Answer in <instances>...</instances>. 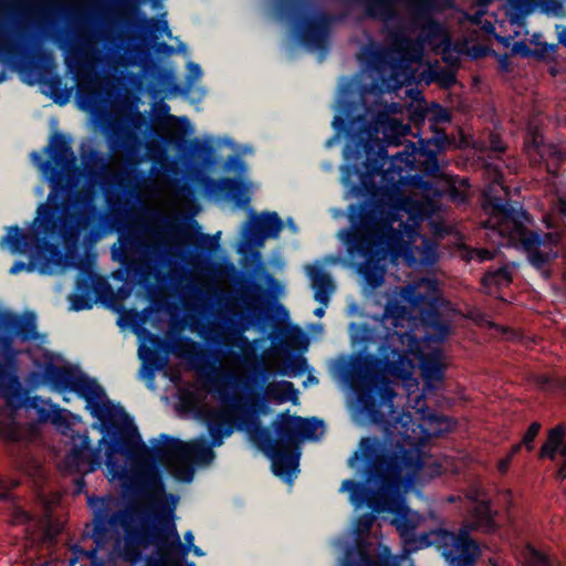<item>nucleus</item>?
Here are the masks:
<instances>
[{"label":"nucleus","instance_id":"obj_28","mask_svg":"<svg viewBox=\"0 0 566 566\" xmlns=\"http://www.w3.org/2000/svg\"><path fill=\"white\" fill-rule=\"evenodd\" d=\"M298 422L301 423L298 431V442L302 440H318L325 432L323 421H319L315 418H302V421Z\"/></svg>","mask_w":566,"mask_h":566},{"label":"nucleus","instance_id":"obj_23","mask_svg":"<svg viewBox=\"0 0 566 566\" xmlns=\"http://www.w3.org/2000/svg\"><path fill=\"white\" fill-rule=\"evenodd\" d=\"M512 282V273L507 266H502L495 271L488 272L482 279V284L485 292L494 295L495 291L509 286Z\"/></svg>","mask_w":566,"mask_h":566},{"label":"nucleus","instance_id":"obj_38","mask_svg":"<svg viewBox=\"0 0 566 566\" xmlns=\"http://www.w3.org/2000/svg\"><path fill=\"white\" fill-rule=\"evenodd\" d=\"M374 515L371 514H365L361 517L358 518L356 523V532L359 535L368 534L373 523H374Z\"/></svg>","mask_w":566,"mask_h":566},{"label":"nucleus","instance_id":"obj_52","mask_svg":"<svg viewBox=\"0 0 566 566\" xmlns=\"http://www.w3.org/2000/svg\"><path fill=\"white\" fill-rule=\"evenodd\" d=\"M521 448H522V443H521V442H520V443L514 444V446L512 447V449H511V451L509 452V454H507V455H509V457H511V458L513 459V457H514L516 453H518V452H520Z\"/></svg>","mask_w":566,"mask_h":566},{"label":"nucleus","instance_id":"obj_30","mask_svg":"<svg viewBox=\"0 0 566 566\" xmlns=\"http://www.w3.org/2000/svg\"><path fill=\"white\" fill-rule=\"evenodd\" d=\"M449 186V196L453 201L459 203L464 202L470 192V186L467 179L458 177H449L447 179Z\"/></svg>","mask_w":566,"mask_h":566},{"label":"nucleus","instance_id":"obj_55","mask_svg":"<svg viewBox=\"0 0 566 566\" xmlns=\"http://www.w3.org/2000/svg\"><path fill=\"white\" fill-rule=\"evenodd\" d=\"M443 82L446 85L452 84L454 82V75L452 73H448Z\"/></svg>","mask_w":566,"mask_h":566},{"label":"nucleus","instance_id":"obj_17","mask_svg":"<svg viewBox=\"0 0 566 566\" xmlns=\"http://www.w3.org/2000/svg\"><path fill=\"white\" fill-rule=\"evenodd\" d=\"M206 190L211 195H223L232 200L238 207L244 208L250 202L252 184L244 180L207 178L203 180Z\"/></svg>","mask_w":566,"mask_h":566},{"label":"nucleus","instance_id":"obj_8","mask_svg":"<svg viewBox=\"0 0 566 566\" xmlns=\"http://www.w3.org/2000/svg\"><path fill=\"white\" fill-rule=\"evenodd\" d=\"M1 326L9 335L0 337V396L7 403L6 408L0 410V437L19 441L24 434L23 428L15 421L17 407L22 399V387L18 377L11 374L19 354L12 347V342L14 337L22 340L36 338V323L34 315L20 317L14 314H3Z\"/></svg>","mask_w":566,"mask_h":566},{"label":"nucleus","instance_id":"obj_58","mask_svg":"<svg viewBox=\"0 0 566 566\" xmlns=\"http://www.w3.org/2000/svg\"><path fill=\"white\" fill-rule=\"evenodd\" d=\"M208 242H210V238L208 235H201L200 243L206 244Z\"/></svg>","mask_w":566,"mask_h":566},{"label":"nucleus","instance_id":"obj_3","mask_svg":"<svg viewBox=\"0 0 566 566\" xmlns=\"http://www.w3.org/2000/svg\"><path fill=\"white\" fill-rule=\"evenodd\" d=\"M443 304L436 279H421L406 286L395 287L388 294L379 323L384 332L376 333L364 324L349 326L353 344L367 349L380 338L379 359H375L385 374L402 381L411 394L418 388L413 377L418 360L426 390H432L443 381L448 367L446 356L437 343L450 332L448 323L440 318L438 310Z\"/></svg>","mask_w":566,"mask_h":566},{"label":"nucleus","instance_id":"obj_29","mask_svg":"<svg viewBox=\"0 0 566 566\" xmlns=\"http://www.w3.org/2000/svg\"><path fill=\"white\" fill-rule=\"evenodd\" d=\"M171 353L178 358L195 360L200 354V345L189 338H180L172 345Z\"/></svg>","mask_w":566,"mask_h":566},{"label":"nucleus","instance_id":"obj_25","mask_svg":"<svg viewBox=\"0 0 566 566\" xmlns=\"http://www.w3.org/2000/svg\"><path fill=\"white\" fill-rule=\"evenodd\" d=\"M396 2L397 0H370L367 7L368 14L389 22L396 15Z\"/></svg>","mask_w":566,"mask_h":566},{"label":"nucleus","instance_id":"obj_1","mask_svg":"<svg viewBox=\"0 0 566 566\" xmlns=\"http://www.w3.org/2000/svg\"><path fill=\"white\" fill-rule=\"evenodd\" d=\"M396 392L386 385L381 400L366 408L369 419L384 429V440L363 438L358 450L348 460L352 468L364 462L368 473L367 483L376 489L345 480L340 492H349V501L360 507L367 505L377 514L391 515L390 523L396 526L410 552L437 546L450 566H474L480 555L478 544L469 536L472 528L491 531L494 528L493 513L478 491L467 495L470 502L469 523L459 533L433 530L413 535L421 521L419 513L406 504V495L427 480L448 472V459L442 462L422 452L421 448L433 437L451 429V420L431 412L426 407L423 395L416 398L415 412H398L394 407Z\"/></svg>","mask_w":566,"mask_h":566},{"label":"nucleus","instance_id":"obj_11","mask_svg":"<svg viewBox=\"0 0 566 566\" xmlns=\"http://www.w3.org/2000/svg\"><path fill=\"white\" fill-rule=\"evenodd\" d=\"M239 377L232 371L211 379L212 389L220 407L218 409L202 408L201 415L207 422L213 446L222 444L223 438L233 432L241 408V399L234 392Z\"/></svg>","mask_w":566,"mask_h":566},{"label":"nucleus","instance_id":"obj_39","mask_svg":"<svg viewBox=\"0 0 566 566\" xmlns=\"http://www.w3.org/2000/svg\"><path fill=\"white\" fill-rule=\"evenodd\" d=\"M19 484L17 479L0 475V499H4L7 492Z\"/></svg>","mask_w":566,"mask_h":566},{"label":"nucleus","instance_id":"obj_47","mask_svg":"<svg viewBox=\"0 0 566 566\" xmlns=\"http://www.w3.org/2000/svg\"><path fill=\"white\" fill-rule=\"evenodd\" d=\"M352 174H358L357 169H352L350 167L343 168V182L347 185L349 182V178Z\"/></svg>","mask_w":566,"mask_h":566},{"label":"nucleus","instance_id":"obj_20","mask_svg":"<svg viewBox=\"0 0 566 566\" xmlns=\"http://www.w3.org/2000/svg\"><path fill=\"white\" fill-rule=\"evenodd\" d=\"M264 397L275 405H283L285 402L300 403L298 390L294 387L293 382L287 380L269 382L264 388Z\"/></svg>","mask_w":566,"mask_h":566},{"label":"nucleus","instance_id":"obj_37","mask_svg":"<svg viewBox=\"0 0 566 566\" xmlns=\"http://www.w3.org/2000/svg\"><path fill=\"white\" fill-rule=\"evenodd\" d=\"M429 120L431 122L432 125H436L439 123H447L450 120V115L447 109L437 105L429 113Z\"/></svg>","mask_w":566,"mask_h":566},{"label":"nucleus","instance_id":"obj_16","mask_svg":"<svg viewBox=\"0 0 566 566\" xmlns=\"http://www.w3.org/2000/svg\"><path fill=\"white\" fill-rule=\"evenodd\" d=\"M54 61L51 53H44L36 61H29L19 66L21 80L28 85L45 84L52 93L61 88V80L53 75Z\"/></svg>","mask_w":566,"mask_h":566},{"label":"nucleus","instance_id":"obj_18","mask_svg":"<svg viewBox=\"0 0 566 566\" xmlns=\"http://www.w3.org/2000/svg\"><path fill=\"white\" fill-rule=\"evenodd\" d=\"M306 274L311 280L315 300L322 304L321 307H317L314 311V314L317 317H323L325 314V307L328 305L329 298L335 291V284L331 275L321 266H306Z\"/></svg>","mask_w":566,"mask_h":566},{"label":"nucleus","instance_id":"obj_26","mask_svg":"<svg viewBox=\"0 0 566 566\" xmlns=\"http://www.w3.org/2000/svg\"><path fill=\"white\" fill-rule=\"evenodd\" d=\"M505 13L512 24H521L522 20L530 13L531 0H505Z\"/></svg>","mask_w":566,"mask_h":566},{"label":"nucleus","instance_id":"obj_43","mask_svg":"<svg viewBox=\"0 0 566 566\" xmlns=\"http://www.w3.org/2000/svg\"><path fill=\"white\" fill-rule=\"evenodd\" d=\"M61 500V495L59 493H52L48 499H43V503L46 507V510L53 509L55 505L59 504Z\"/></svg>","mask_w":566,"mask_h":566},{"label":"nucleus","instance_id":"obj_35","mask_svg":"<svg viewBox=\"0 0 566 566\" xmlns=\"http://www.w3.org/2000/svg\"><path fill=\"white\" fill-rule=\"evenodd\" d=\"M462 258L467 261L478 260L483 262L494 258V252L488 249H465L462 253Z\"/></svg>","mask_w":566,"mask_h":566},{"label":"nucleus","instance_id":"obj_10","mask_svg":"<svg viewBox=\"0 0 566 566\" xmlns=\"http://www.w3.org/2000/svg\"><path fill=\"white\" fill-rule=\"evenodd\" d=\"M415 24L420 29V35L417 41L409 39L407 35L396 41L402 56V62L399 64L402 71L400 73L396 72L395 76L398 85L407 84L415 80L412 64L422 60L424 45L441 54L443 61L452 66L459 63L460 55L464 51L462 46H452L447 29L431 18L418 15L415 19Z\"/></svg>","mask_w":566,"mask_h":566},{"label":"nucleus","instance_id":"obj_22","mask_svg":"<svg viewBox=\"0 0 566 566\" xmlns=\"http://www.w3.org/2000/svg\"><path fill=\"white\" fill-rule=\"evenodd\" d=\"M11 523L13 525H25V534L32 539L46 526L44 518L32 516L20 507H14L11 515Z\"/></svg>","mask_w":566,"mask_h":566},{"label":"nucleus","instance_id":"obj_53","mask_svg":"<svg viewBox=\"0 0 566 566\" xmlns=\"http://www.w3.org/2000/svg\"><path fill=\"white\" fill-rule=\"evenodd\" d=\"M158 30L170 36V30L168 28L167 21L160 22V27L158 28Z\"/></svg>","mask_w":566,"mask_h":566},{"label":"nucleus","instance_id":"obj_44","mask_svg":"<svg viewBox=\"0 0 566 566\" xmlns=\"http://www.w3.org/2000/svg\"><path fill=\"white\" fill-rule=\"evenodd\" d=\"M23 270H28V271H32L33 270V266L32 265H27L25 263L23 262H15L11 269H10V273L11 274H18L20 273L21 271Z\"/></svg>","mask_w":566,"mask_h":566},{"label":"nucleus","instance_id":"obj_45","mask_svg":"<svg viewBox=\"0 0 566 566\" xmlns=\"http://www.w3.org/2000/svg\"><path fill=\"white\" fill-rule=\"evenodd\" d=\"M133 242L129 238L125 237V235H122L120 237V249L123 250V254H126L128 252V250L130 249ZM125 256L126 255H123L122 259H120V262H124L125 260Z\"/></svg>","mask_w":566,"mask_h":566},{"label":"nucleus","instance_id":"obj_12","mask_svg":"<svg viewBox=\"0 0 566 566\" xmlns=\"http://www.w3.org/2000/svg\"><path fill=\"white\" fill-rule=\"evenodd\" d=\"M50 157L48 163L42 161L38 153L31 154L33 164L41 170L51 185L53 192H57L63 182L72 185L73 180L81 175L76 166V157L62 136H55L46 147Z\"/></svg>","mask_w":566,"mask_h":566},{"label":"nucleus","instance_id":"obj_6","mask_svg":"<svg viewBox=\"0 0 566 566\" xmlns=\"http://www.w3.org/2000/svg\"><path fill=\"white\" fill-rule=\"evenodd\" d=\"M88 505L94 511V527L92 538L96 546L90 551L74 548V558L70 566H98L97 553L111 537L112 532L120 527L123 539L117 541V548L124 559L136 562L140 558V546L149 542V532L138 514L130 510L114 511L118 507V500L113 496L87 497Z\"/></svg>","mask_w":566,"mask_h":566},{"label":"nucleus","instance_id":"obj_46","mask_svg":"<svg viewBox=\"0 0 566 566\" xmlns=\"http://www.w3.org/2000/svg\"><path fill=\"white\" fill-rule=\"evenodd\" d=\"M512 458L506 455L505 458L501 459L497 463V469L501 473H505L511 464Z\"/></svg>","mask_w":566,"mask_h":566},{"label":"nucleus","instance_id":"obj_7","mask_svg":"<svg viewBox=\"0 0 566 566\" xmlns=\"http://www.w3.org/2000/svg\"><path fill=\"white\" fill-rule=\"evenodd\" d=\"M28 385L36 388L49 385L59 392H75L86 401L91 415L99 420L101 431L120 429L129 424L124 409L111 402L103 388L78 368L64 363L49 361L39 373H32Z\"/></svg>","mask_w":566,"mask_h":566},{"label":"nucleus","instance_id":"obj_59","mask_svg":"<svg viewBox=\"0 0 566 566\" xmlns=\"http://www.w3.org/2000/svg\"><path fill=\"white\" fill-rule=\"evenodd\" d=\"M490 2L491 0H479V6L485 8L489 6Z\"/></svg>","mask_w":566,"mask_h":566},{"label":"nucleus","instance_id":"obj_42","mask_svg":"<svg viewBox=\"0 0 566 566\" xmlns=\"http://www.w3.org/2000/svg\"><path fill=\"white\" fill-rule=\"evenodd\" d=\"M490 149L494 153H503L505 150V146L496 135H491L490 137Z\"/></svg>","mask_w":566,"mask_h":566},{"label":"nucleus","instance_id":"obj_51","mask_svg":"<svg viewBox=\"0 0 566 566\" xmlns=\"http://www.w3.org/2000/svg\"><path fill=\"white\" fill-rule=\"evenodd\" d=\"M193 534L191 531H188L186 534H185V541L187 542V547H191L193 546Z\"/></svg>","mask_w":566,"mask_h":566},{"label":"nucleus","instance_id":"obj_50","mask_svg":"<svg viewBox=\"0 0 566 566\" xmlns=\"http://www.w3.org/2000/svg\"><path fill=\"white\" fill-rule=\"evenodd\" d=\"M557 476L560 480L566 479V460L562 463V465L558 469Z\"/></svg>","mask_w":566,"mask_h":566},{"label":"nucleus","instance_id":"obj_15","mask_svg":"<svg viewBox=\"0 0 566 566\" xmlns=\"http://www.w3.org/2000/svg\"><path fill=\"white\" fill-rule=\"evenodd\" d=\"M525 151L534 164L546 163L548 172H556V165L566 160V145L545 144L537 128L528 127Z\"/></svg>","mask_w":566,"mask_h":566},{"label":"nucleus","instance_id":"obj_64","mask_svg":"<svg viewBox=\"0 0 566 566\" xmlns=\"http://www.w3.org/2000/svg\"><path fill=\"white\" fill-rule=\"evenodd\" d=\"M398 108L400 109V105L399 104H392L391 107H390V109L392 112H396Z\"/></svg>","mask_w":566,"mask_h":566},{"label":"nucleus","instance_id":"obj_57","mask_svg":"<svg viewBox=\"0 0 566 566\" xmlns=\"http://www.w3.org/2000/svg\"><path fill=\"white\" fill-rule=\"evenodd\" d=\"M344 120L340 117H335L333 120V125L337 127L338 125H343Z\"/></svg>","mask_w":566,"mask_h":566},{"label":"nucleus","instance_id":"obj_63","mask_svg":"<svg viewBox=\"0 0 566 566\" xmlns=\"http://www.w3.org/2000/svg\"><path fill=\"white\" fill-rule=\"evenodd\" d=\"M82 159H83L85 165H88L90 161H91V158H88L85 154H82Z\"/></svg>","mask_w":566,"mask_h":566},{"label":"nucleus","instance_id":"obj_60","mask_svg":"<svg viewBox=\"0 0 566 566\" xmlns=\"http://www.w3.org/2000/svg\"><path fill=\"white\" fill-rule=\"evenodd\" d=\"M304 365H305V360L304 359L298 360L297 361V369L298 370H303Z\"/></svg>","mask_w":566,"mask_h":566},{"label":"nucleus","instance_id":"obj_2","mask_svg":"<svg viewBox=\"0 0 566 566\" xmlns=\"http://www.w3.org/2000/svg\"><path fill=\"white\" fill-rule=\"evenodd\" d=\"M375 158L368 157L366 175L360 177L361 192L370 195L371 202L359 211V221L352 218V228L340 230L338 237L347 244L352 260L358 261V272L364 279L365 291L371 292L384 282L385 263L388 255L397 262L401 259L407 265H431L437 261V244L418 231L420 221L432 218L438 211L437 198L442 191L429 184L417 187L411 196L398 197L396 181L410 171L419 158L424 155V142L421 147L408 143L402 151L389 159L387 150L378 139ZM370 156L374 144L364 145Z\"/></svg>","mask_w":566,"mask_h":566},{"label":"nucleus","instance_id":"obj_48","mask_svg":"<svg viewBox=\"0 0 566 566\" xmlns=\"http://www.w3.org/2000/svg\"><path fill=\"white\" fill-rule=\"evenodd\" d=\"M85 485H86V483H85L84 478H83V476L77 478V479L75 480V490H74V492H75L76 494L82 493V492L84 491V489H85Z\"/></svg>","mask_w":566,"mask_h":566},{"label":"nucleus","instance_id":"obj_14","mask_svg":"<svg viewBox=\"0 0 566 566\" xmlns=\"http://www.w3.org/2000/svg\"><path fill=\"white\" fill-rule=\"evenodd\" d=\"M138 517L143 521L149 532V542L140 546V552L150 545H155L167 554L186 556L189 552H192L197 556L203 555V552L198 546L193 545L191 547H187L182 545L179 533L172 521V516L167 520L164 525H156L153 527L139 514Z\"/></svg>","mask_w":566,"mask_h":566},{"label":"nucleus","instance_id":"obj_40","mask_svg":"<svg viewBox=\"0 0 566 566\" xmlns=\"http://www.w3.org/2000/svg\"><path fill=\"white\" fill-rule=\"evenodd\" d=\"M187 70H188L187 81H188L189 84H193L202 75L200 65L196 64L193 62H189L188 63Z\"/></svg>","mask_w":566,"mask_h":566},{"label":"nucleus","instance_id":"obj_62","mask_svg":"<svg viewBox=\"0 0 566 566\" xmlns=\"http://www.w3.org/2000/svg\"><path fill=\"white\" fill-rule=\"evenodd\" d=\"M520 46H525V45L524 44L515 43L514 46H513V52H515V53L520 52Z\"/></svg>","mask_w":566,"mask_h":566},{"label":"nucleus","instance_id":"obj_33","mask_svg":"<svg viewBox=\"0 0 566 566\" xmlns=\"http://www.w3.org/2000/svg\"><path fill=\"white\" fill-rule=\"evenodd\" d=\"M345 566H398L395 558L390 555H382L377 558H371L365 554H360L359 560L354 564H346Z\"/></svg>","mask_w":566,"mask_h":566},{"label":"nucleus","instance_id":"obj_56","mask_svg":"<svg viewBox=\"0 0 566 566\" xmlns=\"http://www.w3.org/2000/svg\"><path fill=\"white\" fill-rule=\"evenodd\" d=\"M559 453H560L564 458H566V440H565V439H563V442H562V444H560Z\"/></svg>","mask_w":566,"mask_h":566},{"label":"nucleus","instance_id":"obj_9","mask_svg":"<svg viewBox=\"0 0 566 566\" xmlns=\"http://www.w3.org/2000/svg\"><path fill=\"white\" fill-rule=\"evenodd\" d=\"M298 421H302V417L280 413L273 422L276 441H272L270 431L262 428L258 420L245 428L250 438L271 459L273 473L290 484L298 473Z\"/></svg>","mask_w":566,"mask_h":566},{"label":"nucleus","instance_id":"obj_49","mask_svg":"<svg viewBox=\"0 0 566 566\" xmlns=\"http://www.w3.org/2000/svg\"><path fill=\"white\" fill-rule=\"evenodd\" d=\"M168 122H179L184 127H190V123L187 117H176V116H169Z\"/></svg>","mask_w":566,"mask_h":566},{"label":"nucleus","instance_id":"obj_31","mask_svg":"<svg viewBox=\"0 0 566 566\" xmlns=\"http://www.w3.org/2000/svg\"><path fill=\"white\" fill-rule=\"evenodd\" d=\"M159 339L151 335L147 334L144 342L138 347V356L144 361L145 365L154 366L156 354L153 348H157L159 346Z\"/></svg>","mask_w":566,"mask_h":566},{"label":"nucleus","instance_id":"obj_61","mask_svg":"<svg viewBox=\"0 0 566 566\" xmlns=\"http://www.w3.org/2000/svg\"><path fill=\"white\" fill-rule=\"evenodd\" d=\"M499 40H500L501 42H503V43H504V45H506V46H509V45H510V39H509V38H499Z\"/></svg>","mask_w":566,"mask_h":566},{"label":"nucleus","instance_id":"obj_24","mask_svg":"<svg viewBox=\"0 0 566 566\" xmlns=\"http://www.w3.org/2000/svg\"><path fill=\"white\" fill-rule=\"evenodd\" d=\"M566 434V427L559 424L549 430L546 441L541 448L539 457L555 459L560 450V444Z\"/></svg>","mask_w":566,"mask_h":566},{"label":"nucleus","instance_id":"obj_27","mask_svg":"<svg viewBox=\"0 0 566 566\" xmlns=\"http://www.w3.org/2000/svg\"><path fill=\"white\" fill-rule=\"evenodd\" d=\"M1 245L7 247L11 253L24 252L28 245V237L18 227L8 229L7 234L1 239Z\"/></svg>","mask_w":566,"mask_h":566},{"label":"nucleus","instance_id":"obj_13","mask_svg":"<svg viewBox=\"0 0 566 566\" xmlns=\"http://www.w3.org/2000/svg\"><path fill=\"white\" fill-rule=\"evenodd\" d=\"M401 38H406V34L403 32L392 33L390 50H386L385 48L375 42H369L367 45L361 48L360 52L357 55L359 62L365 65V71L375 70L382 73L386 71L388 66L390 71V78L388 82L387 80H384V83H386L387 87L394 90L400 88L405 85H398L395 77L396 72L400 73L402 71L401 66H399V64L402 62V56L396 44L397 39ZM412 82L413 80L410 82V84ZM406 85H409V83H407Z\"/></svg>","mask_w":566,"mask_h":566},{"label":"nucleus","instance_id":"obj_19","mask_svg":"<svg viewBox=\"0 0 566 566\" xmlns=\"http://www.w3.org/2000/svg\"><path fill=\"white\" fill-rule=\"evenodd\" d=\"M373 130L376 135L381 132L387 145L398 146L400 138L409 135L410 127L401 120L380 114Z\"/></svg>","mask_w":566,"mask_h":566},{"label":"nucleus","instance_id":"obj_54","mask_svg":"<svg viewBox=\"0 0 566 566\" xmlns=\"http://www.w3.org/2000/svg\"><path fill=\"white\" fill-rule=\"evenodd\" d=\"M558 40L564 46H566V28H563V30L558 33Z\"/></svg>","mask_w":566,"mask_h":566},{"label":"nucleus","instance_id":"obj_32","mask_svg":"<svg viewBox=\"0 0 566 566\" xmlns=\"http://www.w3.org/2000/svg\"><path fill=\"white\" fill-rule=\"evenodd\" d=\"M521 559L524 566H551L548 558L532 546L524 547Z\"/></svg>","mask_w":566,"mask_h":566},{"label":"nucleus","instance_id":"obj_4","mask_svg":"<svg viewBox=\"0 0 566 566\" xmlns=\"http://www.w3.org/2000/svg\"><path fill=\"white\" fill-rule=\"evenodd\" d=\"M102 444H107L105 464L108 480L118 482L125 489L138 490L156 505L163 504L168 497L156 460L163 463L176 480L190 482L193 478L192 463L209 464L214 458L211 447L203 438L184 442L161 434L151 441V448L138 437V441L132 444L128 465L119 463L116 459L119 449L107 443L105 438L101 439L98 448H92L87 436H78L60 469L69 473L94 472L102 464ZM169 499L175 506L178 497L170 494Z\"/></svg>","mask_w":566,"mask_h":566},{"label":"nucleus","instance_id":"obj_5","mask_svg":"<svg viewBox=\"0 0 566 566\" xmlns=\"http://www.w3.org/2000/svg\"><path fill=\"white\" fill-rule=\"evenodd\" d=\"M484 175L489 185L483 191L485 198L483 210L489 216L483 222L486 237L497 247H520L527 254L530 263L548 277L547 265L557 254L558 237L552 233L541 235L527 230L531 222L530 216L522 208H515L496 196L497 189L506 192L503 185L502 172L499 167L488 164Z\"/></svg>","mask_w":566,"mask_h":566},{"label":"nucleus","instance_id":"obj_41","mask_svg":"<svg viewBox=\"0 0 566 566\" xmlns=\"http://www.w3.org/2000/svg\"><path fill=\"white\" fill-rule=\"evenodd\" d=\"M72 308L75 311L86 310L91 307V304L88 301L80 297L78 295H74L72 297Z\"/></svg>","mask_w":566,"mask_h":566},{"label":"nucleus","instance_id":"obj_34","mask_svg":"<svg viewBox=\"0 0 566 566\" xmlns=\"http://www.w3.org/2000/svg\"><path fill=\"white\" fill-rule=\"evenodd\" d=\"M40 419L42 421L52 422L57 429L64 432V429L69 428L66 416L63 410H52L45 412L44 410L40 411Z\"/></svg>","mask_w":566,"mask_h":566},{"label":"nucleus","instance_id":"obj_21","mask_svg":"<svg viewBox=\"0 0 566 566\" xmlns=\"http://www.w3.org/2000/svg\"><path fill=\"white\" fill-rule=\"evenodd\" d=\"M251 223L248 224L247 231H250L252 223L261 231L262 238H277L282 231L283 223L277 213L269 212L255 216L251 211Z\"/></svg>","mask_w":566,"mask_h":566},{"label":"nucleus","instance_id":"obj_36","mask_svg":"<svg viewBox=\"0 0 566 566\" xmlns=\"http://www.w3.org/2000/svg\"><path fill=\"white\" fill-rule=\"evenodd\" d=\"M541 429V424L538 422H533L525 434L523 436V439L521 441L522 446H524L528 451H532L534 449V441L537 437Z\"/></svg>","mask_w":566,"mask_h":566}]
</instances>
